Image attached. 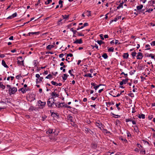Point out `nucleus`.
<instances>
[{
  "mask_svg": "<svg viewBox=\"0 0 155 155\" xmlns=\"http://www.w3.org/2000/svg\"><path fill=\"white\" fill-rule=\"evenodd\" d=\"M17 91V89L15 87H10L9 89V91L10 94H15Z\"/></svg>",
  "mask_w": 155,
  "mask_h": 155,
  "instance_id": "nucleus-1",
  "label": "nucleus"
},
{
  "mask_svg": "<svg viewBox=\"0 0 155 155\" xmlns=\"http://www.w3.org/2000/svg\"><path fill=\"white\" fill-rule=\"evenodd\" d=\"M39 107V108L42 109L45 107L46 102H42L41 101L39 100L38 102Z\"/></svg>",
  "mask_w": 155,
  "mask_h": 155,
  "instance_id": "nucleus-2",
  "label": "nucleus"
},
{
  "mask_svg": "<svg viewBox=\"0 0 155 155\" xmlns=\"http://www.w3.org/2000/svg\"><path fill=\"white\" fill-rule=\"evenodd\" d=\"M51 96H52V97L51 98V100H52V99H54V98L56 97H58L59 96V95L58 94L56 93L55 92H53L51 94Z\"/></svg>",
  "mask_w": 155,
  "mask_h": 155,
  "instance_id": "nucleus-3",
  "label": "nucleus"
},
{
  "mask_svg": "<svg viewBox=\"0 0 155 155\" xmlns=\"http://www.w3.org/2000/svg\"><path fill=\"white\" fill-rule=\"evenodd\" d=\"M51 98L48 100L47 103V104L49 107H53V104L54 103V102L52 101L51 102Z\"/></svg>",
  "mask_w": 155,
  "mask_h": 155,
  "instance_id": "nucleus-4",
  "label": "nucleus"
},
{
  "mask_svg": "<svg viewBox=\"0 0 155 155\" xmlns=\"http://www.w3.org/2000/svg\"><path fill=\"white\" fill-rule=\"evenodd\" d=\"M143 56L142 53L138 52L137 56V59H141L142 58Z\"/></svg>",
  "mask_w": 155,
  "mask_h": 155,
  "instance_id": "nucleus-5",
  "label": "nucleus"
},
{
  "mask_svg": "<svg viewBox=\"0 0 155 155\" xmlns=\"http://www.w3.org/2000/svg\"><path fill=\"white\" fill-rule=\"evenodd\" d=\"M82 39H76V40L74 42V44H82Z\"/></svg>",
  "mask_w": 155,
  "mask_h": 155,
  "instance_id": "nucleus-6",
  "label": "nucleus"
},
{
  "mask_svg": "<svg viewBox=\"0 0 155 155\" xmlns=\"http://www.w3.org/2000/svg\"><path fill=\"white\" fill-rule=\"evenodd\" d=\"M95 125L97 126L101 129L102 124L100 121H98L97 122L95 123Z\"/></svg>",
  "mask_w": 155,
  "mask_h": 155,
  "instance_id": "nucleus-7",
  "label": "nucleus"
},
{
  "mask_svg": "<svg viewBox=\"0 0 155 155\" xmlns=\"http://www.w3.org/2000/svg\"><path fill=\"white\" fill-rule=\"evenodd\" d=\"M65 104L64 103H60L58 105V107L59 108H61L63 107H65Z\"/></svg>",
  "mask_w": 155,
  "mask_h": 155,
  "instance_id": "nucleus-8",
  "label": "nucleus"
},
{
  "mask_svg": "<svg viewBox=\"0 0 155 155\" xmlns=\"http://www.w3.org/2000/svg\"><path fill=\"white\" fill-rule=\"evenodd\" d=\"M1 104L3 105H4L5 106H0V110H1L2 109H5L6 107L5 106L6 105V104L4 102H2L1 103Z\"/></svg>",
  "mask_w": 155,
  "mask_h": 155,
  "instance_id": "nucleus-9",
  "label": "nucleus"
},
{
  "mask_svg": "<svg viewBox=\"0 0 155 155\" xmlns=\"http://www.w3.org/2000/svg\"><path fill=\"white\" fill-rule=\"evenodd\" d=\"M143 7V5H140L137 6V10L140 11L141 10Z\"/></svg>",
  "mask_w": 155,
  "mask_h": 155,
  "instance_id": "nucleus-10",
  "label": "nucleus"
},
{
  "mask_svg": "<svg viewBox=\"0 0 155 155\" xmlns=\"http://www.w3.org/2000/svg\"><path fill=\"white\" fill-rule=\"evenodd\" d=\"M23 61H19V60H18L17 63L18 64V65L19 66L23 65Z\"/></svg>",
  "mask_w": 155,
  "mask_h": 155,
  "instance_id": "nucleus-11",
  "label": "nucleus"
},
{
  "mask_svg": "<svg viewBox=\"0 0 155 155\" xmlns=\"http://www.w3.org/2000/svg\"><path fill=\"white\" fill-rule=\"evenodd\" d=\"M2 64L6 68H8V66L6 64L5 61L4 60H2Z\"/></svg>",
  "mask_w": 155,
  "mask_h": 155,
  "instance_id": "nucleus-12",
  "label": "nucleus"
},
{
  "mask_svg": "<svg viewBox=\"0 0 155 155\" xmlns=\"http://www.w3.org/2000/svg\"><path fill=\"white\" fill-rule=\"evenodd\" d=\"M129 56V54L128 53H124L123 55V57L124 58L127 59Z\"/></svg>",
  "mask_w": 155,
  "mask_h": 155,
  "instance_id": "nucleus-13",
  "label": "nucleus"
},
{
  "mask_svg": "<svg viewBox=\"0 0 155 155\" xmlns=\"http://www.w3.org/2000/svg\"><path fill=\"white\" fill-rule=\"evenodd\" d=\"M53 45H49L46 47V48L49 50H51L52 48H54Z\"/></svg>",
  "mask_w": 155,
  "mask_h": 155,
  "instance_id": "nucleus-14",
  "label": "nucleus"
},
{
  "mask_svg": "<svg viewBox=\"0 0 155 155\" xmlns=\"http://www.w3.org/2000/svg\"><path fill=\"white\" fill-rule=\"evenodd\" d=\"M68 76V75H67L66 74H63V76L62 77L63 80L64 81L66 80L67 79Z\"/></svg>",
  "mask_w": 155,
  "mask_h": 155,
  "instance_id": "nucleus-15",
  "label": "nucleus"
},
{
  "mask_svg": "<svg viewBox=\"0 0 155 155\" xmlns=\"http://www.w3.org/2000/svg\"><path fill=\"white\" fill-rule=\"evenodd\" d=\"M20 90L21 91L22 93L23 94L25 93V92L27 91V90L25 88H21Z\"/></svg>",
  "mask_w": 155,
  "mask_h": 155,
  "instance_id": "nucleus-16",
  "label": "nucleus"
},
{
  "mask_svg": "<svg viewBox=\"0 0 155 155\" xmlns=\"http://www.w3.org/2000/svg\"><path fill=\"white\" fill-rule=\"evenodd\" d=\"M53 130L52 129H49L46 132L47 134H49L52 133Z\"/></svg>",
  "mask_w": 155,
  "mask_h": 155,
  "instance_id": "nucleus-17",
  "label": "nucleus"
},
{
  "mask_svg": "<svg viewBox=\"0 0 155 155\" xmlns=\"http://www.w3.org/2000/svg\"><path fill=\"white\" fill-rule=\"evenodd\" d=\"M84 77H89L90 78H92V77L91 74H87L84 75Z\"/></svg>",
  "mask_w": 155,
  "mask_h": 155,
  "instance_id": "nucleus-18",
  "label": "nucleus"
},
{
  "mask_svg": "<svg viewBox=\"0 0 155 155\" xmlns=\"http://www.w3.org/2000/svg\"><path fill=\"white\" fill-rule=\"evenodd\" d=\"M39 34V32H29L28 34L29 35H30L31 34L34 35V34Z\"/></svg>",
  "mask_w": 155,
  "mask_h": 155,
  "instance_id": "nucleus-19",
  "label": "nucleus"
},
{
  "mask_svg": "<svg viewBox=\"0 0 155 155\" xmlns=\"http://www.w3.org/2000/svg\"><path fill=\"white\" fill-rule=\"evenodd\" d=\"M97 43L99 44L100 45H101L102 44L104 43V42L101 40H98L97 41Z\"/></svg>",
  "mask_w": 155,
  "mask_h": 155,
  "instance_id": "nucleus-20",
  "label": "nucleus"
},
{
  "mask_svg": "<svg viewBox=\"0 0 155 155\" xmlns=\"http://www.w3.org/2000/svg\"><path fill=\"white\" fill-rule=\"evenodd\" d=\"M145 115L143 114H142L141 115H139L138 117L139 118H142V119H144L145 118Z\"/></svg>",
  "mask_w": 155,
  "mask_h": 155,
  "instance_id": "nucleus-21",
  "label": "nucleus"
},
{
  "mask_svg": "<svg viewBox=\"0 0 155 155\" xmlns=\"http://www.w3.org/2000/svg\"><path fill=\"white\" fill-rule=\"evenodd\" d=\"M114 49V48L113 47H110L108 49V52H113Z\"/></svg>",
  "mask_w": 155,
  "mask_h": 155,
  "instance_id": "nucleus-22",
  "label": "nucleus"
},
{
  "mask_svg": "<svg viewBox=\"0 0 155 155\" xmlns=\"http://www.w3.org/2000/svg\"><path fill=\"white\" fill-rule=\"evenodd\" d=\"M43 79V78L42 77H41L39 79H36V81H38V82H40L41 81H42V80Z\"/></svg>",
  "mask_w": 155,
  "mask_h": 155,
  "instance_id": "nucleus-23",
  "label": "nucleus"
},
{
  "mask_svg": "<svg viewBox=\"0 0 155 155\" xmlns=\"http://www.w3.org/2000/svg\"><path fill=\"white\" fill-rule=\"evenodd\" d=\"M102 57L104 58V59L107 58H108V56L107 55V54L104 53L103 54L102 56Z\"/></svg>",
  "mask_w": 155,
  "mask_h": 155,
  "instance_id": "nucleus-24",
  "label": "nucleus"
},
{
  "mask_svg": "<svg viewBox=\"0 0 155 155\" xmlns=\"http://www.w3.org/2000/svg\"><path fill=\"white\" fill-rule=\"evenodd\" d=\"M52 78V76L51 74H48L47 76H46L45 78L46 79H50L51 78Z\"/></svg>",
  "mask_w": 155,
  "mask_h": 155,
  "instance_id": "nucleus-25",
  "label": "nucleus"
},
{
  "mask_svg": "<svg viewBox=\"0 0 155 155\" xmlns=\"http://www.w3.org/2000/svg\"><path fill=\"white\" fill-rule=\"evenodd\" d=\"M73 54H68L67 55V56L66 57V59H65V60L66 61H68V59H67V57H68L69 56H70V57H72V56H73Z\"/></svg>",
  "mask_w": 155,
  "mask_h": 155,
  "instance_id": "nucleus-26",
  "label": "nucleus"
},
{
  "mask_svg": "<svg viewBox=\"0 0 155 155\" xmlns=\"http://www.w3.org/2000/svg\"><path fill=\"white\" fill-rule=\"evenodd\" d=\"M0 87H1L3 89H4L5 88V86L3 84H1V83L0 82Z\"/></svg>",
  "mask_w": 155,
  "mask_h": 155,
  "instance_id": "nucleus-27",
  "label": "nucleus"
},
{
  "mask_svg": "<svg viewBox=\"0 0 155 155\" xmlns=\"http://www.w3.org/2000/svg\"><path fill=\"white\" fill-rule=\"evenodd\" d=\"M123 3H120V5L117 7V9H119L120 8H122L123 6Z\"/></svg>",
  "mask_w": 155,
  "mask_h": 155,
  "instance_id": "nucleus-28",
  "label": "nucleus"
},
{
  "mask_svg": "<svg viewBox=\"0 0 155 155\" xmlns=\"http://www.w3.org/2000/svg\"><path fill=\"white\" fill-rule=\"evenodd\" d=\"M47 1L45 2V4L46 5H48L49 4L52 2L51 0H47Z\"/></svg>",
  "mask_w": 155,
  "mask_h": 155,
  "instance_id": "nucleus-29",
  "label": "nucleus"
},
{
  "mask_svg": "<svg viewBox=\"0 0 155 155\" xmlns=\"http://www.w3.org/2000/svg\"><path fill=\"white\" fill-rule=\"evenodd\" d=\"M52 115H53L54 116L56 117H58H58L59 116V115H58V114H56V113H52Z\"/></svg>",
  "mask_w": 155,
  "mask_h": 155,
  "instance_id": "nucleus-30",
  "label": "nucleus"
},
{
  "mask_svg": "<svg viewBox=\"0 0 155 155\" xmlns=\"http://www.w3.org/2000/svg\"><path fill=\"white\" fill-rule=\"evenodd\" d=\"M51 83L52 84H53V85L57 86H58V83H56V82H55V81H52L51 82Z\"/></svg>",
  "mask_w": 155,
  "mask_h": 155,
  "instance_id": "nucleus-31",
  "label": "nucleus"
},
{
  "mask_svg": "<svg viewBox=\"0 0 155 155\" xmlns=\"http://www.w3.org/2000/svg\"><path fill=\"white\" fill-rule=\"evenodd\" d=\"M102 85L101 84H99L98 85L95 86L94 87V88L95 90H96L100 86Z\"/></svg>",
  "mask_w": 155,
  "mask_h": 155,
  "instance_id": "nucleus-32",
  "label": "nucleus"
},
{
  "mask_svg": "<svg viewBox=\"0 0 155 155\" xmlns=\"http://www.w3.org/2000/svg\"><path fill=\"white\" fill-rule=\"evenodd\" d=\"M134 130H135V132L137 133H138L139 131L138 127L137 126L136 127L134 128Z\"/></svg>",
  "mask_w": 155,
  "mask_h": 155,
  "instance_id": "nucleus-33",
  "label": "nucleus"
},
{
  "mask_svg": "<svg viewBox=\"0 0 155 155\" xmlns=\"http://www.w3.org/2000/svg\"><path fill=\"white\" fill-rule=\"evenodd\" d=\"M136 52L134 51L133 52L131 53V55H132L133 57H134L136 56Z\"/></svg>",
  "mask_w": 155,
  "mask_h": 155,
  "instance_id": "nucleus-34",
  "label": "nucleus"
},
{
  "mask_svg": "<svg viewBox=\"0 0 155 155\" xmlns=\"http://www.w3.org/2000/svg\"><path fill=\"white\" fill-rule=\"evenodd\" d=\"M150 45H146L145 46V48H147L146 49V50H149L150 49Z\"/></svg>",
  "mask_w": 155,
  "mask_h": 155,
  "instance_id": "nucleus-35",
  "label": "nucleus"
},
{
  "mask_svg": "<svg viewBox=\"0 0 155 155\" xmlns=\"http://www.w3.org/2000/svg\"><path fill=\"white\" fill-rule=\"evenodd\" d=\"M122 81L124 83V84H125L127 82L128 79L123 80Z\"/></svg>",
  "mask_w": 155,
  "mask_h": 155,
  "instance_id": "nucleus-36",
  "label": "nucleus"
},
{
  "mask_svg": "<svg viewBox=\"0 0 155 155\" xmlns=\"http://www.w3.org/2000/svg\"><path fill=\"white\" fill-rule=\"evenodd\" d=\"M140 153L142 154H145V150H142L140 151Z\"/></svg>",
  "mask_w": 155,
  "mask_h": 155,
  "instance_id": "nucleus-37",
  "label": "nucleus"
},
{
  "mask_svg": "<svg viewBox=\"0 0 155 155\" xmlns=\"http://www.w3.org/2000/svg\"><path fill=\"white\" fill-rule=\"evenodd\" d=\"M128 95L130 96L131 97H134V94L133 93H130L128 94Z\"/></svg>",
  "mask_w": 155,
  "mask_h": 155,
  "instance_id": "nucleus-38",
  "label": "nucleus"
},
{
  "mask_svg": "<svg viewBox=\"0 0 155 155\" xmlns=\"http://www.w3.org/2000/svg\"><path fill=\"white\" fill-rule=\"evenodd\" d=\"M149 57H151L153 59L154 58V55L152 54H149Z\"/></svg>",
  "mask_w": 155,
  "mask_h": 155,
  "instance_id": "nucleus-39",
  "label": "nucleus"
},
{
  "mask_svg": "<svg viewBox=\"0 0 155 155\" xmlns=\"http://www.w3.org/2000/svg\"><path fill=\"white\" fill-rule=\"evenodd\" d=\"M71 71H73V70H69L68 71V72L71 75V76H74V75H73V74H72L71 73Z\"/></svg>",
  "mask_w": 155,
  "mask_h": 155,
  "instance_id": "nucleus-40",
  "label": "nucleus"
},
{
  "mask_svg": "<svg viewBox=\"0 0 155 155\" xmlns=\"http://www.w3.org/2000/svg\"><path fill=\"white\" fill-rule=\"evenodd\" d=\"M63 17L64 19H67L69 17L68 15H63Z\"/></svg>",
  "mask_w": 155,
  "mask_h": 155,
  "instance_id": "nucleus-41",
  "label": "nucleus"
},
{
  "mask_svg": "<svg viewBox=\"0 0 155 155\" xmlns=\"http://www.w3.org/2000/svg\"><path fill=\"white\" fill-rule=\"evenodd\" d=\"M132 120V119L130 118H128L126 120V122H128L129 121H131Z\"/></svg>",
  "mask_w": 155,
  "mask_h": 155,
  "instance_id": "nucleus-42",
  "label": "nucleus"
},
{
  "mask_svg": "<svg viewBox=\"0 0 155 155\" xmlns=\"http://www.w3.org/2000/svg\"><path fill=\"white\" fill-rule=\"evenodd\" d=\"M12 16L13 17V18H14V17H16L17 15V13L16 12L14 13L12 15Z\"/></svg>",
  "mask_w": 155,
  "mask_h": 155,
  "instance_id": "nucleus-43",
  "label": "nucleus"
},
{
  "mask_svg": "<svg viewBox=\"0 0 155 155\" xmlns=\"http://www.w3.org/2000/svg\"><path fill=\"white\" fill-rule=\"evenodd\" d=\"M77 33L78 34V35L79 36H84V35L82 33H80L78 32Z\"/></svg>",
  "mask_w": 155,
  "mask_h": 155,
  "instance_id": "nucleus-44",
  "label": "nucleus"
},
{
  "mask_svg": "<svg viewBox=\"0 0 155 155\" xmlns=\"http://www.w3.org/2000/svg\"><path fill=\"white\" fill-rule=\"evenodd\" d=\"M122 92H121L120 94H118L116 96H114L113 97H118L120 96V95L121 94Z\"/></svg>",
  "mask_w": 155,
  "mask_h": 155,
  "instance_id": "nucleus-45",
  "label": "nucleus"
},
{
  "mask_svg": "<svg viewBox=\"0 0 155 155\" xmlns=\"http://www.w3.org/2000/svg\"><path fill=\"white\" fill-rule=\"evenodd\" d=\"M150 44L151 45L155 46V41L152 42Z\"/></svg>",
  "mask_w": 155,
  "mask_h": 155,
  "instance_id": "nucleus-46",
  "label": "nucleus"
},
{
  "mask_svg": "<svg viewBox=\"0 0 155 155\" xmlns=\"http://www.w3.org/2000/svg\"><path fill=\"white\" fill-rule=\"evenodd\" d=\"M121 140H123V141H124L125 143H127V140L125 139L122 138L121 139Z\"/></svg>",
  "mask_w": 155,
  "mask_h": 155,
  "instance_id": "nucleus-47",
  "label": "nucleus"
},
{
  "mask_svg": "<svg viewBox=\"0 0 155 155\" xmlns=\"http://www.w3.org/2000/svg\"><path fill=\"white\" fill-rule=\"evenodd\" d=\"M68 119L71 121H72V117L70 115L68 116Z\"/></svg>",
  "mask_w": 155,
  "mask_h": 155,
  "instance_id": "nucleus-48",
  "label": "nucleus"
},
{
  "mask_svg": "<svg viewBox=\"0 0 155 155\" xmlns=\"http://www.w3.org/2000/svg\"><path fill=\"white\" fill-rule=\"evenodd\" d=\"M91 46L93 47V49L94 48V47H95L97 49H98V46L97 45L95 44V46L91 45Z\"/></svg>",
  "mask_w": 155,
  "mask_h": 155,
  "instance_id": "nucleus-49",
  "label": "nucleus"
},
{
  "mask_svg": "<svg viewBox=\"0 0 155 155\" xmlns=\"http://www.w3.org/2000/svg\"><path fill=\"white\" fill-rule=\"evenodd\" d=\"M65 107L68 108H71V107L67 105V104H65Z\"/></svg>",
  "mask_w": 155,
  "mask_h": 155,
  "instance_id": "nucleus-50",
  "label": "nucleus"
},
{
  "mask_svg": "<svg viewBox=\"0 0 155 155\" xmlns=\"http://www.w3.org/2000/svg\"><path fill=\"white\" fill-rule=\"evenodd\" d=\"M29 110H35V107L33 106H31L30 107Z\"/></svg>",
  "mask_w": 155,
  "mask_h": 155,
  "instance_id": "nucleus-51",
  "label": "nucleus"
},
{
  "mask_svg": "<svg viewBox=\"0 0 155 155\" xmlns=\"http://www.w3.org/2000/svg\"><path fill=\"white\" fill-rule=\"evenodd\" d=\"M13 18V17L12 16V15L10 16H9L8 17L7 19H11Z\"/></svg>",
  "mask_w": 155,
  "mask_h": 155,
  "instance_id": "nucleus-52",
  "label": "nucleus"
},
{
  "mask_svg": "<svg viewBox=\"0 0 155 155\" xmlns=\"http://www.w3.org/2000/svg\"><path fill=\"white\" fill-rule=\"evenodd\" d=\"M100 37H101V39L102 40H104V38L103 37V34H101L100 35Z\"/></svg>",
  "mask_w": 155,
  "mask_h": 155,
  "instance_id": "nucleus-53",
  "label": "nucleus"
},
{
  "mask_svg": "<svg viewBox=\"0 0 155 155\" xmlns=\"http://www.w3.org/2000/svg\"><path fill=\"white\" fill-rule=\"evenodd\" d=\"M64 55L63 54H61L59 55V57L60 58H61L63 57Z\"/></svg>",
  "mask_w": 155,
  "mask_h": 155,
  "instance_id": "nucleus-54",
  "label": "nucleus"
},
{
  "mask_svg": "<svg viewBox=\"0 0 155 155\" xmlns=\"http://www.w3.org/2000/svg\"><path fill=\"white\" fill-rule=\"evenodd\" d=\"M63 1L62 0H60L59 1V4L60 5H62V4Z\"/></svg>",
  "mask_w": 155,
  "mask_h": 155,
  "instance_id": "nucleus-55",
  "label": "nucleus"
},
{
  "mask_svg": "<svg viewBox=\"0 0 155 155\" xmlns=\"http://www.w3.org/2000/svg\"><path fill=\"white\" fill-rule=\"evenodd\" d=\"M14 37L13 36H11L9 38V39L10 40H13Z\"/></svg>",
  "mask_w": 155,
  "mask_h": 155,
  "instance_id": "nucleus-56",
  "label": "nucleus"
},
{
  "mask_svg": "<svg viewBox=\"0 0 155 155\" xmlns=\"http://www.w3.org/2000/svg\"><path fill=\"white\" fill-rule=\"evenodd\" d=\"M91 85L93 86H94V87L96 86V84L94 83H91Z\"/></svg>",
  "mask_w": 155,
  "mask_h": 155,
  "instance_id": "nucleus-57",
  "label": "nucleus"
},
{
  "mask_svg": "<svg viewBox=\"0 0 155 155\" xmlns=\"http://www.w3.org/2000/svg\"><path fill=\"white\" fill-rule=\"evenodd\" d=\"M104 132L106 133L107 134L109 133H110L107 130H104Z\"/></svg>",
  "mask_w": 155,
  "mask_h": 155,
  "instance_id": "nucleus-58",
  "label": "nucleus"
},
{
  "mask_svg": "<svg viewBox=\"0 0 155 155\" xmlns=\"http://www.w3.org/2000/svg\"><path fill=\"white\" fill-rule=\"evenodd\" d=\"M20 77H21V75H18L16 77V78L17 79H19V78H20Z\"/></svg>",
  "mask_w": 155,
  "mask_h": 155,
  "instance_id": "nucleus-59",
  "label": "nucleus"
},
{
  "mask_svg": "<svg viewBox=\"0 0 155 155\" xmlns=\"http://www.w3.org/2000/svg\"><path fill=\"white\" fill-rule=\"evenodd\" d=\"M88 25V23H85L83 25L84 27L87 26Z\"/></svg>",
  "mask_w": 155,
  "mask_h": 155,
  "instance_id": "nucleus-60",
  "label": "nucleus"
},
{
  "mask_svg": "<svg viewBox=\"0 0 155 155\" xmlns=\"http://www.w3.org/2000/svg\"><path fill=\"white\" fill-rule=\"evenodd\" d=\"M53 54V53L52 52H46V54Z\"/></svg>",
  "mask_w": 155,
  "mask_h": 155,
  "instance_id": "nucleus-61",
  "label": "nucleus"
},
{
  "mask_svg": "<svg viewBox=\"0 0 155 155\" xmlns=\"http://www.w3.org/2000/svg\"><path fill=\"white\" fill-rule=\"evenodd\" d=\"M35 77L36 78H40V76L39 74H37L35 75Z\"/></svg>",
  "mask_w": 155,
  "mask_h": 155,
  "instance_id": "nucleus-62",
  "label": "nucleus"
},
{
  "mask_svg": "<svg viewBox=\"0 0 155 155\" xmlns=\"http://www.w3.org/2000/svg\"><path fill=\"white\" fill-rule=\"evenodd\" d=\"M96 105L95 104L91 105V107H94L95 109H96L95 107H96Z\"/></svg>",
  "mask_w": 155,
  "mask_h": 155,
  "instance_id": "nucleus-63",
  "label": "nucleus"
},
{
  "mask_svg": "<svg viewBox=\"0 0 155 155\" xmlns=\"http://www.w3.org/2000/svg\"><path fill=\"white\" fill-rule=\"evenodd\" d=\"M104 37L105 38H108V36L107 35H105Z\"/></svg>",
  "mask_w": 155,
  "mask_h": 155,
  "instance_id": "nucleus-64",
  "label": "nucleus"
}]
</instances>
